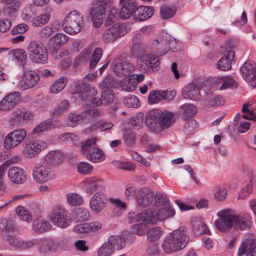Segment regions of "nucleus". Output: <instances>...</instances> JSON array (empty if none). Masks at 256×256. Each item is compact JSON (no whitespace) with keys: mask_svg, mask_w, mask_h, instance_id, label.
I'll use <instances>...</instances> for the list:
<instances>
[{"mask_svg":"<svg viewBox=\"0 0 256 256\" xmlns=\"http://www.w3.org/2000/svg\"><path fill=\"white\" fill-rule=\"evenodd\" d=\"M256 248V236H251L246 239L240 246L238 254L240 256V254H246L247 252H250Z\"/></svg>","mask_w":256,"mask_h":256,"instance_id":"36","label":"nucleus"},{"mask_svg":"<svg viewBox=\"0 0 256 256\" xmlns=\"http://www.w3.org/2000/svg\"><path fill=\"white\" fill-rule=\"evenodd\" d=\"M2 2L6 4L4 10L10 14L16 12L20 7L19 1L17 0H2Z\"/></svg>","mask_w":256,"mask_h":256,"instance_id":"46","label":"nucleus"},{"mask_svg":"<svg viewBox=\"0 0 256 256\" xmlns=\"http://www.w3.org/2000/svg\"><path fill=\"white\" fill-rule=\"evenodd\" d=\"M227 194V190L224 185L216 186V191L214 194L215 198L220 201L225 200Z\"/></svg>","mask_w":256,"mask_h":256,"instance_id":"60","label":"nucleus"},{"mask_svg":"<svg viewBox=\"0 0 256 256\" xmlns=\"http://www.w3.org/2000/svg\"><path fill=\"white\" fill-rule=\"evenodd\" d=\"M33 117L34 115L30 112L16 109L12 112L10 122L12 126L20 124L24 121L32 120Z\"/></svg>","mask_w":256,"mask_h":256,"instance_id":"21","label":"nucleus"},{"mask_svg":"<svg viewBox=\"0 0 256 256\" xmlns=\"http://www.w3.org/2000/svg\"><path fill=\"white\" fill-rule=\"evenodd\" d=\"M20 99V94L14 92L6 96L0 102V110L8 111L13 108L18 104Z\"/></svg>","mask_w":256,"mask_h":256,"instance_id":"19","label":"nucleus"},{"mask_svg":"<svg viewBox=\"0 0 256 256\" xmlns=\"http://www.w3.org/2000/svg\"><path fill=\"white\" fill-rule=\"evenodd\" d=\"M96 138L88 140L82 145V150L84 153L87 151L86 157L88 160L94 162H100L104 160L105 155L96 146Z\"/></svg>","mask_w":256,"mask_h":256,"instance_id":"7","label":"nucleus"},{"mask_svg":"<svg viewBox=\"0 0 256 256\" xmlns=\"http://www.w3.org/2000/svg\"><path fill=\"white\" fill-rule=\"evenodd\" d=\"M113 124L110 122H108L105 121H99L94 124L90 127L91 130H98L100 132L106 131L111 129L113 126Z\"/></svg>","mask_w":256,"mask_h":256,"instance_id":"55","label":"nucleus"},{"mask_svg":"<svg viewBox=\"0 0 256 256\" xmlns=\"http://www.w3.org/2000/svg\"><path fill=\"white\" fill-rule=\"evenodd\" d=\"M144 122V114L141 113L137 114L134 116L130 120L131 126L136 129L140 128Z\"/></svg>","mask_w":256,"mask_h":256,"instance_id":"59","label":"nucleus"},{"mask_svg":"<svg viewBox=\"0 0 256 256\" xmlns=\"http://www.w3.org/2000/svg\"><path fill=\"white\" fill-rule=\"evenodd\" d=\"M16 212L19 218L24 221L30 222L32 220V214L38 215L40 212V208L37 206L31 208L30 212H28L22 206H18L16 209Z\"/></svg>","mask_w":256,"mask_h":256,"instance_id":"31","label":"nucleus"},{"mask_svg":"<svg viewBox=\"0 0 256 256\" xmlns=\"http://www.w3.org/2000/svg\"><path fill=\"white\" fill-rule=\"evenodd\" d=\"M154 12L153 8L151 6H138L136 7L133 18L138 21H142L150 18Z\"/></svg>","mask_w":256,"mask_h":256,"instance_id":"27","label":"nucleus"},{"mask_svg":"<svg viewBox=\"0 0 256 256\" xmlns=\"http://www.w3.org/2000/svg\"><path fill=\"white\" fill-rule=\"evenodd\" d=\"M155 203L156 207V210L159 220H164L173 217L175 215L176 212L174 208L170 204L165 196L161 194L156 195Z\"/></svg>","mask_w":256,"mask_h":256,"instance_id":"5","label":"nucleus"},{"mask_svg":"<svg viewBox=\"0 0 256 256\" xmlns=\"http://www.w3.org/2000/svg\"><path fill=\"white\" fill-rule=\"evenodd\" d=\"M124 104L128 108H135L140 106L139 100L132 94H129L124 100Z\"/></svg>","mask_w":256,"mask_h":256,"instance_id":"56","label":"nucleus"},{"mask_svg":"<svg viewBox=\"0 0 256 256\" xmlns=\"http://www.w3.org/2000/svg\"><path fill=\"white\" fill-rule=\"evenodd\" d=\"M130 230L134 234L142 236L146 232V226L142 223L136 224L132 226Z\"/></svg>","mask_w":256,"mask_h":256,"instance_id":"61","label":"nucleus"},{"mask_svg":"<svg viewBox=\"0 0 256 256\" xmlns=\"http://www.w3.org/2000/svg\"><path fill=\"white\" fill-rule=\"evenodd\" d=\"M136 6V4L134 2L126 4L120 10L119 13L120 17L123 20H126L132 16H133Z\"/></svg>","mask_w":256,"mask_h":256,"instance_id":"39","label":"nucleus"},{"mask_svg":"<svg viewBox=\"0 0 256 256\" xmlns=\"http://www.w3.org/2000/svg\"><path fill=\"white\" fill-rule=\"evenodd\" d=\"M47 146V144L44 141L42 140H34L25 144L22 154L27 158H32L46 150Z\"/></svg>","mask_w":256,"mask_h":256,"instance_id":"9","label":"nucleus"},{"mask_svg":"<svg viewBox=\"0 0 256 256\" xmlns=\"http://www.w3.org/2000/svg\"><path fill=\"white\" fill-rule=\"evenodd\" d=\"M51 15L48 12L42 14L32 20V25L36 27H41L50 20Z\"/></svg>","mask_w":256,"mask_h":256,"instance_id":"42","label":"nucleus"},{"mask_svg":"<svg viewBox=\"0 0 256 256\" xmlns=\"http://www.w3.org/2000/svg\"><path fill=\"white\" fill-rule=\"evenodd\" d=\"M111 0H98V4L92 8L90 15L95 27L99 28L102 24V18L106 14V9Z\"/></svg>","mask_w":256,"mask_h":256,"instance_id":"10","label":"nucleus"},{"mask_svg":"<svg viewBox=\"0 0 256 256\" xmlns=\"http://www.w3.org/2000/svg\"><path fill=\"white\" fill-rule=\"evenodd\" d=\"M6 242L15 249H22L23 240L20 238L10 234L4 236Z\"/></svg>","mask_w":256,"mask_h":256,"instance_id":"45","label":"nucleus"},{"mask_svg":"<svg viewBox=\"0 0 256 256\" xmlns=\"http://www.w3.org/2000/svg\"><path fill=\"white\" fill-rule=\"evenodd\" d=\"M107 202L106 196L102 192H96L90 201V209L96 213L100 212L106 206Z\"/></svg>","mask_w":256,"mask_h":256,"instance_id":"18","label":"nucleus"},{"mask_svg":"<svg viewBox=\"0 0 256 256\" xmlns=\"http://www.w3.org/2000/svg\"><path fill=\"white\" fill-rule=\"evenodd\" d=\"M124 143L128 146H132L136 139V134L131 130H126L123 134Z\"/></svg>","mask_w":256,"mask_h":256,"instance_id":"57","label":"nucleus"},{"mask_svg":"<svg viewBox=\"0 0 256 256\" xmlns=\"http://www.w3.org/2000/svg\"><path fill=\"white\" fill-rule=\"evenodd\" d=\"M85 184L86 192L92 194L96 190H100L102 188V181L98 178H90L86 180L84 182Z\"/></svg>","mask_w":256,"mask_h":256,"instance_id":"38","label":"nucleus"},{"mask_svg":"<svg viewBox=\"0 0 256 256\" xmlns=\"http://www.w3.org/2000/svg\"><path fill=\"white\" fill-rule=\"evenodd\" d=\"M27 52L30 60L38 64H46L48 53L44 44L38 40H31L27 46Z\"/></svg>","mask_w":256,"mask_h":256,"instance_id":"3","label":"nucleus"},{"mask_svg":"<svg viewBox=\"0 0 256 256\" xmlns=\"http://www.w3.org/2000/svg\"><path fill=\"white\" fill-rule=\"evenodd\" d=\"M218 218L214 222L216 228L226 232L233 226L237 230L250 228L252 225V218L247 213L236 214L230 209H224L217 213Z\"/></svg>","mask_w":256,"mask_h":256,"instance_id":"1","label":"nucleus"},{"mask_svg":"<svg viewBox=\"0 0 256 256\" xmlns=\"http://www.w3.org/2000/svg\"><path fill=\"white\" fill-rule=\"evenodd\" d=\"M234 56V52L232 50L228 52L226 54H224L218 62V68L221 70H229L231 66V62Z\"/></svg>","mask_w":256,"mask_h":256,"instance_id":"37","label":"nucleus"},{"mask_svg":"<svg viewBox=\"0 0 256 256\" xmlns=\"http://www.w3.org/2000/svg\"><path fill=\"white\" fill-rule=\"evenodd\" d=\"M114 251L107 242H104L98 250V256H110Z\"/></svg>","mask_w":256,"mask_h":256,"instance_id":"50","label":"nucleus"},{"mask_svg":"<svg viewBox=\"0 0 256 256\" xmlns=\"http://www.w3.org/2000/svg\"><path fill=\"white\" fill-rule=\"evenodd\" d=\"M192 225L196 234H208L209 232V230L208 229L204 223L200 220H193Z\"/></svg>","mask_w":256,"mask_h":256,"instance_id":"54","label":"nucleus"},{"mask_svg":"<svg viewBox=\"0 0 256 256\" xmlns=\"http://www.w3.org/2000/svg\"><path fill=\"white\" fill-rule=\"evenodd\" d=\"M52 226L46 220L43 218L34 219L32 222V229L38 234H42L50 230Z\"/></svg>","mask_w":256,"mask_h":256,"instance_id":"35","label":"nucleus"},{"mask_svg":"<svg viewBox=\"0 0 256 256\" xmlns=\"http://www.w3.org/2000/svg\"><path fill=\"white\" fill-rule=\"evenodd\" d=\"M182 95L186 99L198 100L200 98V88L194 83L190 84L183 88Z\"/></svg>","mask_w":256,"mask_h":256,"instance_id":"30","label":"nucleus"},{"mask_svg":"<svg viewBox=\"0 0 256 256\" xmlns=\"http://www.w3.org/2000/svg\"><path fill=\"white\" fill-rule=\"evenodd\" d=\"M136 221H143L148 224H154L158 220L156 210L151 208L143 210L133 216Z\"/></svg>","mask_w":256,"mask_h":256,"instance_id":"26","label":"nucleus"},{"mask_svg":"<svg viewBox=\"0 0 256 256\" xmlns=\"http://www.w3.org/2000/svg\"><path fill=\"white\" fill-rule=\"evenodd\" d=\"M69 40V37L63 33L56 34L52 39L56 45L58 47L66 44Z\"/></svg>","mask_w":256,"mask_h":256,"instance_id":"58","label":"nucleus"},{"mask_svg":"<svg viewBox=\"0 0 256 256\" xmlns=\"http://www.w3.org/2000/svg\"><path fill=\"white\" fill-rule=\"evenodd\" d=\"M242 76L252 88H256V64L248 60L244 62L240 68Z\"/></svg>","mask_w":256,"mask_h":256,"instance_id":"15","label":"nucleus"},{"mask_svg":"<svg viewBox=\"0 0 256 256\" xmlns=\"http://www.w3.org/2000/svg\"><path fill=\"white\" fill-rule=\"evenodd\" d=\"M68 203L71 206H76L83 203V198L76 193H70L66 195Z\"/></svg>","mask_w":256,"mask_h":256,"instance_id":"47","label":"nucleus"},{"mask_svg":"<svg viewBox=\"0 0 256 256\" xmlns=\"http://www.w3.org/2000/svg\"><path fill=\"white\" fill-rule=\"evenodd\" d=\"M197 112V108L195 105L188 103L182 104L178 109L180 115L182 119L185 120L192 118Z\"/></svg>","mask_w":256,"mask_h":256,"instance_id":"32","label":"nucleus"},{"mask_svg":"<svg viewBox=\"0 0 256 256\" xmlns=\"http://www.w3.org/2000/svg\"><path fill=\"white\" fill-rule=\"evenodd\" d=\"M40 77L34 70L24 68L23 79L18 85L21 90H26L34 86L38 82Z\"/></svg>","mask_w":256,"mask_h":256,"instance_id":"16","label":"nucleus"},{"mask_svg":"<svg viewBox=\"0 0 256 256\" xmlns=\"http://www.w3.org/2000/svg\"><path fill=\"white\" fill-rule=\"evenodd\" d=\"M32 171L33 179L38 183H44L56 177L55 172L51 166L44 162L36 164Z\"/></svg>","mask_w":256,"mask_h":256,"instance_id":"8","label":"nucleus"},{"mask_svg":"<svg viewBox=\"0 0 256 256\" xmlns=\"http://www.w3.org/2000/svg\"><path fill=\"white\" fill-rule=\"evenodd\" d=\"M252 181L250 180L246 186L240 190L238 198L244 199V198L249 196L252 192Z\"/></svg>","mask_w":256,"mask_h":256,"instance_id":"64","label":"nucleus"},{"mask_svg":"<svg viewBox=\"0 0 256 256\" xmlns=\"http://www.w3.org/2000/svg\"><path fill=\"white\" fill-rule=\"evenodd\" d=\"M63 154L58 150H52L49 152L44 157V163L46 164L48 166H58L61 164L63 160Z\"/></svg>","mask_w":256,"mask_h":256,"instance_id":"28","label":"nucleus"},{"mask_svg":"<svg viewBox=\"0 0 256 256\" xmlns=\"http://www.w3.org/2000/svg\"><path fill=\"white\" fill-rule=\"evenodd\" d=\"M70 108V102L67 100H63L59 102L51 111L52 116H58L66 112Z\"/></svg>","mask_w":256,"mask_h":256,"instance_id":"41","label":"nucleus"},{"mask_svg":"<svg viewBox=\"0 0 256 256\" xmlns=\"http://www.w3.org/2000/svg\"><path fill=\"white\" fill-rule=\"evenodd\" d=\"M82 120H84L82 112L80 114L72 112L69 114L68 124L70 126L74 127Z\"/></svg>","mask_w":256,"mask_h":256,"instance_id":"51","label":"nucleus"},{"mask_svg":"<svg viewBox=\"0 0 256 256\" xmlns=\"http://www.w3.org/2000/svg\"><path fill=\"white\" fill-rule=\"evenodd\" d=\"M162 44H164V48L162 52H160V55H164L166 52L167 48L169 50H172L174 52H176L180 50L181 48V44L180 42H178L176 40L173 38H171L170 36L166 35L164 36V38H163L162 40H161Z\"/></svg>","mask_w":256,"mask_h":256,"instance_id":"29","label":"nucleus"},{"mask_svg":"<svg viewBox=\"0 0 256 256\" xmlns=\"http://www.w3.org/2000/svg\"><path fill=\"white\" fill-rule=\"evenodd\" d=\"M127 32L128 28L124 24H116L104 31L102 38L106 42H112Z\"/></svg>","mask_w":256,"mask_h":256,"instance_id":"14","label":"nucleus"},{"mask_svg":"<svg viewBox=\"0 0 256 256\" xmlns=\"http://www.w3.org/2000/svg\"><path fill=\"white\" fill-rule=\"evenodd\" d=\"M157 112L160 116L158 120L162 130L167 128L174 122V115L172 112L166 110L162 112L158 110H157Z\"/></svg>","mask_w":256,"mask_h":256,"instance_id":"34","label":"nucleus"},{"mask_svg":"<svg viewBox=\"0 0 256 256\" xmlns=\"http://www.w3.org/2000/svg\"><path fill=\"white\" fill-rule=\"evenodd\" d=\"M90 216L89 211L84 208H76L73 212V217L78 222L87 220Z\"/></svg>","mask_w":256,"mask_h":256,"instance_id":"43","label":"nucleus"},{"mask_svg":"<svg viewBox=\"0 0 256 256\" xmlns=\"http://www.w3.org/2000/svg\"><path fill=\"white\" fill-rule=\"evenodd\" d=\"M70 90L73 94L78 96L82 101H87L92 96L97 94V90L91 88L90 84L82 81L76 80L70 84Z\"/></svg>","mask_w":256,"mask_h":256,"instance_id":"6","label":"nucleus"},{"mask_svg":"<svg viewBox=\"0 0 256 256\" xmlns=\"http://www.w3.org/2000/svg\"><path fill=\"white\" fill-rule=\"evenodd\" d=\"M124 235V234L122 233V235H112L108 237L107 241L114 252L122 250L126 246Z\"/></svg>","mask_w":256,"mask_h":256,"instance_id":"33","label":"nucleus"},{"mask_svg":"<svg viewBox=\"0 0 256 256\" xmlns=\"http://www.w3.org/2000/svg\"><path fill=\"white\" fill-rule=\"evenodd\" d=\"M38 250L42 253H46L55 246L53 240L48 238L38 239Z\"/></svg>","mask_w":256,"mask_h":256,"instance_id":"40","label":"nucleus"},{"mask_svg":"<svg viewBox=\"0 0 256 256\" xmlns=\"http://www.w3.org/2000/svg\"><path fill=\"white\" fill-rule=\"evenodd\" d=\"M70 220L69 213L64 208H55L51 214L50 220L52 223L60 228L68 227L70 225Z\"/></svg>","mask_w":256,"mask_h":256,"instance_id":"12","label":"nucleus"},{"mask_svg":"<svg viewBox=\"0 0 256 256\" xmlns=\"http://www.w3.org/2000/svg\"><path fill=\"white\" fill-rule=\"evenodd\" d=\"M162 230L160 227H154L148 232V240L151 242H156L162 236Z\"/></svg>","mask_w":256,"mask_h":256,"instance_id":"49","label":"nucleus"},{"mask_svg":"<svg viewBox=\"0 0 256 256\" xmlns=\"http://www.w3.org/2000/svg\"><path fill=\"white\" fill-rule=\"evenodd\" d=\"M138 64L142 70L145 72H152L160 66V62L157 56L152 54H142L137 60Z\"/></svg>","mask_w":256,"mask_h":256,"instance_id":"13","label":"nucleus"},{"mask_svg":"<svg viewBox=\"0 0 256 256\" xmlns=\"http://www.w3.org/2000/svg\"><path fill=\"white\" fill-rule=\"evenodd\" d=\"M9 58L17 66L24 68L26 64L28 56L23 49L17 48L10 50L8 53Z\"/></svg>","mask_w":256,"mask_h":256,"instance_id":"20","label":"nucleus"},{"mask_svg":"<svg viewBox=\"0 0 256 256\" xmlns=\"http://www.w3.org/2000/svg\"><path fill=\"white\" fill-rule=\"evenodd\" d=\"M134 70V66L128 60L116 62L114 68V72L120 76H130Z\"/></svg>","mask_w":256,"mask_h":256,"instance_id":"24","label":"nucleus"},{"mask_svg":"<svg viewBox=\"0 0 256 256\" xmlns=\"http://www.w3.org/2000/svg\"><path fill=\"white\" fill-rule=\"evenodd\" d=\"M77 168L78 172L84 174H88L92 170V166L88 163L84 162H80Z\"/></svg>","mask_w":256,"mask_h":256,"instance_id":"62","label":"nucleus"},{"mask_svg":"<svg viewBox=\"0 0 256 256\" xmlns=\"http://www.w3.org/2000/svg\"><path fill=\"white\" fill-rule=\"evenodd\" d=\"M116 82L110 76H108L106 77L100 84V87L102 88H111L116 86Z\"/></svg>","mask_w":256,"mask_h":256,"instance_id":"63","label":"nucleus"},{"mask_svg":"<svg viewBox=\"0 0 256 256\" xmlns=\"http://www.w3.org/2000/svg\"><path fill=\"white\" fill-rule=\"evenodd\" d=\"M24 128L16 129L8 134L4 140V146L8 150L13 149L20 144L26 137Z\"/></svg>","mask_w":256,"mask_h":256,"instance_id":"11","label":"nucleus"},{"mask_svg":"<svg viewBox=\"0 0 256 256\" xmlns=\"http://www.w3.org/2000/svg\"><path fill=\"white\" fill-rule=\"evenodd\" d=\"M8 173L10 180L14 183L22 184L26 180V172L20 167L12 166L9 168Z\"/></svg>","mask_w":256,"mask_h":256,"instance_id":"23","label":"nucleus"},{"mask_svg":"<svg viewBox=\"0 0 256 256\" xmlns=\"http://www.w3.org/2000/svg\"><path fill=\"white\" fill-rule=\"evenodd\" d=\"M157 109L150 111L146 116L145 124L148 128L152 132H158L162 130V126L158 120L159 115Z\"/></svg>","mask_w":256,"mask_h":256,"instance_id":"17","label":"nucleus"},{"mask_svg":"<svg viewBox=\"0 0 256 256\" xmlns=\"http://www.w3.org/2000/svg\"><path fill=\"white\" fill-rule=\"evenodd\" d=\"M137 204L142 206H146L150 204L154 200V194L148 188H144L136 193Z\"/></svg>","mask_w":256,"mask_h":256,"instance_id":"22","label":"nucleus"},{"mask_svg":"<svg viewBox=\"0 0 256 256\" xmlns=\"http://www.w3.org/2000/svg\"><path fill=\"white\" fill-rule=\"evenodd\" d=\"M214 82L216 84V86L219 87V90H221L236 88L238 86L237 82L230 76H222L214 78Z\"/></svg>","mask_w":256,"mask_h":256,"instance_id":"25","label":"nucleus"},{"mask_svg":"<svg viewBox=\"0 0 256 256\" xmlns=\"http://www.w3.org/2000/svg\"><path fill=\"white\" fill-rule=\"evenodd\" d=\"M52 122L50 120H46L40 123L32 131V134H39L40 133L48 130L51 128Z\"/></svg>","mask_w":256,"mask_h":256,"instance_id":"53","label":"nucleus"},{"mask_svg":"<svg viewBox=\"0 0 256 256\" xmlns=\"http://www.w3.org/2000/svg\"><path fill=\"white\" fill-rule=\"evenodd\" d=\"M68 83V79L66 76L58 78L51 86L50 90L52 93H58L62 90Z\"/></svg>","mask_w":256,"mask_h":256,"instance_id":"44","label":"nucleus"},{"mask_svg":"<svg viewBox=\"0 0 256 256\" xmlns=\"http://www.w3.org/2000/svg\"><path fill=\"white\" fill-rule=\"evenodd\" d=\"M62 26L66 33L76 34L82 30L84 26V20L79 12L73 10L66 16Z\"/></svg>","mask_w":256,"mask_h":256,"instance_id":"4","label":"nucleus"},{"mask_svg":"<svg viewBox=\"0 0 256 256\" xmlns=\"http://www.w3.org/2000/svg\"><path fill=\"white\" fill-rule=\"evenodd\" d=\"M189 239L186 228L180 227L164 239L162 247L166 254H171L184 248Z\"/></svg>","mask_w":256,"mask_h":256,"instance_id":"2","label":"nucleus"},{"mask_svg":"<svg viewBox=\"0 0 256 256\" xmlns=\"http://www.w3.org/2000/svg\"><path fill=\"white\" fill-rule=\"evenodd\" d=\"M165 96L164 91L152 90L149 94L148 102L151 104L158 103L163 100Z\"/></svg>","mask_w":256,"mask_h":256,"instance_id":"48","label":"nucleus"},{"mask_svg":"<svg viewBox=\"0 0 256 256\" xmlns=\"http://www.w3.org/2000/svg\"><path fill=\"white\" fill-rule=\"evenodd\" d=\"M176 11L174 6H164L161 7L160 14L163 19H168L174 16Z\"/></svg>","mask_w":256,"mask_h":256,"instance_id":"52","label":"nucleus"}]
</instances>
